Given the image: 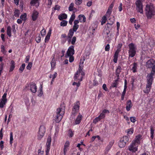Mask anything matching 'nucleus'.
<instances>
[{
	"instance_id": "48",
	"label": "nucleus",
	"mask_w": 155,
	"mask_h": 155,
	"mask_svg": "<svg viewBox=\"0 0 155 155\" xmlns=\"http://www.w3.org/2000/svg\"><path fill=\"white\" fill-rule=\"evenodd\" d=\"M76 41V38L75 36H74L72 37L71 41V44L73 45H74L75 44V42Z\"/></svg>"
},
{
	"instance_id": "6",
	"label": "nucleus",
	"mask_w": 155,
	"mask_h": 155,
	"mask_svg": "<svg viewBox=\"0 0 155 155\" xmlns=\"http://www.w3.org/2000/svg\"><path fill=\"white\" fill-rule=\"evenodd\" d=\"M129 140V137L128 136H124L121 137L118 143L119 147L122 148L124 147Z\"/></svg>"
},
{
	"instance_id": "15",
	"label": "nucleus",
	"mask_w": 155,
	"mask_h": 155,
	"mask_svg": "<svg viewBox=\"0 0 155 155\" xmlns=\"http://www.w3.org/2000/svg\"><path fill=\"white\" fill-rule=\"evenodd\" d=\"M113 7V3L109 5L105 14V15L107 17H109L111 14Z\"/></svg>"
},
{
	"instance_id": "19",
	"label": "nucleus",
	"mask_w": 155,
	"mask_h": 155,
	"mask_svg": "<svg viewBox=\"0 0 155 155\" xmlns=\"http://www.w3.org/2000/svg\"><path fill=\"white\" fill-rule=\"evenodd\" d=\"M142 136L140 134H138L137 135L135 139L132 141L139 145L140 144V141L141 139Z\"/></svg>"
},
{
	"instance_id": "10",
	"label": "nucleus",
	"mask_w": 155,
	"mask_h": 155,
	"mask_svg": "<svg viewBox=\"0 0 155 155\" xmlns=\"http://www.w3.org/2000/svg\"><path fill=\"white\" fill-rule=\"evenodd\" d=\"M74 46L72 45L70 46L68 48L65 57L68 58L70 56L73 55L74 53Z\"/></svg>"
},
{
	"instance_id": "43",
	"label": "nucleus",
	"mask_w": 155,
	"mask_h": 155,
	"mask_svg": "<svg viewBox=\"0 0 155 155\" xmlns=\"http://www.w3.org/2000/svg\"><path fill=\"white\" fill-rule=\"evenodd\" d=\"M74 32H75V31H74L72 28H71L69 30L68 35L73 36L74 35Z\"/></svg>"
},
{
	"instance_id": "56",
	"label": "nucleus",
	"mask_w": 155,
	"mask_h": 155,
	"mask_svg": "<svg viewBox=\"0 0 155 155\" xmlns=\"http://www.w3.org/2000/svg\"><path fill=\"white\" fill-rule=\"evenodd\" d=\"M51 68H53L55 65V61L52 60L51 62Z\"/></svg>"
},
{
	"instance_id": "39",
	"label": "nucleus",
	"mask_w": 155,
	"mask_h": 155,
	"mask_svg": "<svg viewBox=\"0 0 155 155\" xmlns=\"http://www.w3.org/2000/svg\"><path fill=\"white\" fill-rule=\"evenodd\" d=\"M118 80H115L114 82L112 84L111 87H116L118 84Z\"/></svg>"
},
{
	"instance_id": "40",
	"label": "nucleus",
	"mask_w": 155,
	"mask_h": 155,
	"mask_svg": "<svg viewBox=\"0 0 155 155\" xmlns=\"http://www.w3.org/2000/svg\"><path fill=\"white\" fill-rule=\"evenodd\" d=\"M25 64H22L19 68V71H21V72H22L25 68Z\"/></svg>"
},
{
	"instance_id": "62",
	"label": "nucleus",
	"mask_w": 155,
	"mask_h": 155,
	"mask_svg": "<svg viewBox=\"0 0 155 155\" xmlns=\"http://www.w3.org/2000/svg\"><path fill=\"white\" fill-rule=\"evenodd\" d=\"M50 36H49V35H47L45 37V42H47L49 40L50 38Z\"/></svg>"
},
{
	"instance_id": "38",
	"label": "nucleus",
	"mask_w": 155,
	"mask_h": 155,
	"mask_svg": "<svg viewBox=\"0 0 155 155\" xmlns=\"http://www.w3.org/2000/svg\"><path fill=\"white\" fill-rule=\"evenodd\" d=\"M121 70L122 69L121 66H118L115 71L116 73L120 74Z\"/></svg>"
},
{
	"instance_id": "27",
	"label": "nucleus",
	"mask_w": 155,
	"mask_h": 155,
	"mask_svg": "<svg viewBox=\"0 0 155 155\" xmlns=\"http://www.w3.org/2000/svg\"><path fill=\"white\" fill-rule=\"evenodd\" d=\"M11 28L10 26H8L7 29V33L8 35L10 37L12 36L11 34Z\"/></svg>"
},
{
	"instance_id": "3",
	"label": "nucleus",
	"mask_w": 155,
	"mask_h": 155,
	"mask_svg": "<svg viewBox=\"0 0 155 155\" xmlns=\"http://www.w3.org/2000/svg\"><path fill=\"white\" fill-rule=\"evenodd\" d=\"M128 58L134 57L136 54L137 48V46L134 43H131L128 45Z\"/></svg>"
},
{
	"instance_id": "57",
	"label": "nucleus",
	"mask_w": 155,
	"mask_h": 155,
	"mask_svg": "<svg viewBox=\"0 0 155 155\" xmlns=\"http://www.w3.org/2000/svg\"><path fill=\"white\" fill-rule=\"evenodd\" d=\"M80 81H79V82L78 83H77L76 82H74V83H73L72 85H76L78 88L80 86Z\"/></svg>"
},
{
	"instance_id": "21",
	"label": "nucleus",
	"mask_w": 155,
	"mask_h": 155,
	"mask_svg": "<svg viewBox=\"0 0 155 155\" xmlns=\"http://www.w3.org/2000/svg\"><path fill=\"white\" fill-rule=\"evenodd\" d=\"M114 142V140H112L110 142L109 144L107 145L105 149L106 152H108L110 150L113 145Z\"/></svg>"
},
{
	"instance_id": "47",
	"label": "nucleus",
	"mask_w": 155,
	"mask_h": 155,
	"mask_svg": "<svg viewBox=\"0 0 155 155\" xmlns=\"http://www.w3.org/2000/svg\"><path fill=\"white\" fill-rule=\"evenodd\" d=\"M38 0H31L30 4L31 5H34L38 3Z\"/></svg>"
},
{
	"instance_id": "49",
	"label": "nucleus",
	"mask_w": 155,
	"mask_h": 155,
	"mask_svg": "<svg viewBox=\"0 0 155 155\" xmlns=\"http://www.w3.org/2000/svg\"><path fill=\"white\" fill-rule=\"evenodd\" d=\"M82 3V0H75V4L77 5H79Z\"/></svg>"
},
{
	"instance_id": "42",
	"label": "nucleus",
	"mask_w": 155,
	"mask_h": 155,
	"mask_svg": "<svg viewBox=\"0 0 155 155\" xmlns=\"http://www.w3.org/2000/svg\"><path fill=\"white\" fill-rule=\"evenodd\" d=\"M154 133V130L151 127H150V137L152 139L153 138V134Z\"/></svg>"
},
{
	"instance_id": "17",
	"label": "nucleus",
	"mask_w": 155,
	"mask_h": 155,
	"mask_svg": "<svg viewBox=\"0 0 155 155\" xmlns=\"http://www.w3.org/2000/svg\"><path fill=\"white\" fill-rule=\"evenodd\" d=\"M70 144V142L68 140L66 141L64 143L63 151L64 155H66V152L68 150Z\"/></svg>"
},
{
	"instance_id": "36",
	"label": "nucleus",
	"mask_w": 155,
	"mask_h": 155,
	"mask_svg": "<svg viewBox=\"0 0 155 155\" xmlns=\"http://www.w3.org/2000/svg\"><path fill=\"white\" fill-rule=\"evenodd\" d=\"M68 21H66L63 20L60 23V25L61 26L64 27L67 25Z\"/></svg>"
},
{
	"instance_id": "51",
	"label": "nucleus",
	"mask_w": 155,
	"mask_h": 155,
	"mask_svg": "<svg viewBox=\"0 0 155 155\" xmlns=\"http://www.w3.org/2000/svg\"><path fill=\"white\" fill-rule=\"evenodd\" d=\"M101 119L98 116V117H96L95 118V119L94 120V123H96L98 122L99 121H100Z\"/></svg>"
},
{
	"instance_id": "64",
	"label": "nucleus",
	"mask_w": 155,
	"mask_h": 155,
	"mask_svg": "<svg viewBox=\"0 0 155 155\" xmlns=\"http://www.w3.org/2000/svg\"><path fill=\"white\" fill-rule=\"evenodd\" d=\"M41 38L40 36L37 37L36 38V41L37 43H39L40 42Z\"/></svg>"
},
{
	"instance_id": "20",
	"label": "nucleus",
	"mask_w": 155,
	"mask_h": 155,
	"mask_svg": "<svg viewBox=\"0 0 155 155\" xmlns=\"http://www.w3.org/2000/svg\"><path fill=\"white\" fill-rule=\"evenodd\" d=\"M38 14V12L36 11L35 10L33 12L31 16L32 19L33 21H35L37 20Z\"/></svg>"
},
{
	"instance_id": "29",
	"label": "nucleus",
	"mask_w": 155,
	"mask_h": 155,
	"mask_svg": "<svg viewBox=\"0 0 155 155\" xmlns=\"http://www.w3.org/2000/svg\"><path fill=\"white\" fill-rule=\"evenodd\" d=\"M20 11L17 9H16L15 10L14 12V16L16 17H19L20 14Z\"/></svg>"
},
{
	"instance_id": "46",
	"label": "nucleus",
	"mask_w": 155,
	"mask_h": 155,
	"mask_svg": "<svg viewBox=\"0 0 155 155\" xmlns=\"http://www.w3.org/2000/svg\"><path fill=\"white\" fill-rule=\"evenodd\" d=\"M74 6V3L73 2L71 3L68 8V10L69 11H72L73 10V8Z\"/></svg>"
},
{
	"instance_id": "24",
	"label": "nucleus",
	"mask_w": 155,
	"mask_h": 155,
	"mask_svg": "<svg viewBox=\"0 0 155 155\" xmlns=\"http://www.w3.org/2000/svg\"><path fill=\"white\" fill-rule=\"evenodd\" d=\"M79 20L80 22H84L86 21V18L84 15H80L78 16Z\"/></svg>"
},
{
	"instance_id": "53",
	"label": "nucleus",
	"mask_w": 155,
	"mask_h": 155,
	"mask_svg": "<svg viewBox=\"0 0 155 155\" xmlns=\"http://www.w3.org/2000/svg\"><path fill=\"white\" fill-rule=\"evenodd\" d=\"M130 121L133 123H135L136 121V118L135 117H131L130 118Z\"/></svg>"
},
{
	"instance_id": "5",
	"label": "nucleus",
	"mask_w": 155,
	"mask_h": 155,
	"mask_svg": "<svg viewBox=\"0 0 155 155\" xmlns=\"http://www.w3.org/2000/svg\"><path fill=\"white\" fill-rule=\"evenodd\" d=\"M45 132V127L44 125L40 126L37 134V139L41 140L43 137Z\"/></svg>"
},
{
	"instance_id": "60",
	"label": "nucleus",
	"mask_w": 155,
	"mask_h": 155,
	"mask_svg": "<svg viewBox=\"0 0 155 155\" xmlns=\"http://www.w3.org/2000/svg\"><path fill=\"white\" fill-rule=\"evenodd\" d=\"M69 57V61L70 62H73L74 61V57L73 56V55L72 56H70Z\"/></svg>"
},
{
	"instance_id": "4",
	"label": "nucleus",
	"mask_w": 155,
	"mask_h": 155,
	"mask_svg": "<svg viewBox=\"0 0 155 155\" xmlns=\"http://www.w3.org/2000/svg\"><path fill=\"white\" fill-rule=\"evenodd\" d=\"M80 108V103L79 101H77L74 104V106L72 108L71 116L73 117L76 115L79 111Z\"/></svg>"
},
{
	"instance_id": "16",
	"label": "nucleus",
	"mask_w": 155,
	"mask_h": 155,
	"mask_svg": "<svg viewBox=\"0 0 155 155\" xmlns=\"http://www.w3.org/2000/svg\"><path fill=\"white\" fill-rule=\"evenodd\" d=\"M82 117V115H81L80 113H79L75 120L74 123V125H75L79 124L81 121Z\"/></svg>"
},
{
	"instance_id": "31",
	"label": "nucleus",
	"mask_w": 155,
	"mask_h": 155,
	"mask_svg": "<svg viewBox=\"0 0 155 155\" xmlns=\"http://www.w3.org/2000/svg\"><path fill=\"white\" fill-rule=\"evenodd\" d=\"M151 86L147 85L146 89L143 91L144 92L147 94H148L150 91Z\"/></svg>"
},
{
	"instance_id": "11",
	"label": "nucleus",
	"mask_w": 155,
	"mask_h": 155,
	"mask_svg": "<svg viewBox=\"0 0 155 155\" xmlns=\"http://www.w3.org/2000/svg\"><path fill=\"white\" fill-rule=\"evenodd\" d=\"M7 93H5L2 96V98L0 99V108H3L4 105H5L7 102V99L6 98Z\"/></svg>"
},
{
	"instance_id": "18",
	"label": "nucleus",
	"mask_w": 155,
	"mask_h": 155,
	"mask_svg": "<svg viewBox=\"0 0 155 155\" xmlns=\"http://www.w3.org/2000/svg\"><path fill=\"white\" fill-rule=\"evenodd\" d=\"M133 106L131 100H128L126 103V110L127 111L130 110Z\"/></svg>"
},
{
	"instance_id": "45",
	"label": "nucleus",
	"mask_w": 155,
	"mask_h": 155,
	"mask_svg": "<svg viewBox=\"0 0 155 155\" xmlns=\"http://www.w3.org/2000/svg\"><path fill=\"white\" fill-rule=\"evenodd\" d=\"M79 27V25H78L74 24L73 26V28L72 29L73 30V31H74L76 32L78 29Z\"/></svg>"
},
{
	"instance_id": "8",
	"label": "nucleus",
	"mask_w": 155,
	"mask_h": 155,
	"mask_svg": "<svg viewBox=\"0 0 155 155\" xmlns=\"http://www.w3.org/2000/svg\"><path fill=\"white\" fill-rule=\"evenodd\" d=\"M135 4L136 6V10L140 14H143V4L140 0H137Z\"/></svg>"
},
{
	"instance_id": "41",
	"label": "nucleus",
	"mask_w": 155,
	"mask_h": 155,
	"mask_svg": "<svg viewBox=\"0 0 155 155\" xmlns=\"http://www.w3.org/2000/svg\"><path fill=\"white\" fill-rule=\"evenodd\" d=\"M10 143L12 145L13 143V133L12 132H10Z\"/></svg>"
},
{
	"instance_id": "63",
	"label": "nucleus",
	"mask_w": 155,
	"mask_h": 155,
	"mask_svg": "<svg viewBox=\"0 0 155 155\" xmlns=\"http://www.w3.org/2000/svg\"><path fill=\"white\" fill-rule=\"evenodd\" d=\"M99 117L101 119H104L105 118V115H104L102 112L101 113L100 115L99 116Z\"/></svg>"
},
{
	"instance_id": "59",
	"label": "nucleus",
	"mask_w": 155,
	"mask_h": 155,
	"mask_svg": "<svg viewBox=\"0 0 155 155\" xmlns=\"http://www.w3.org/2000/svg\"><path fill=\"white\" fill-rule=\"evenodd\" d=\"M1 51L4 54L5 52V47L3 45H1Z\"/></svg>"
},
{
	"instance_id": "30",
	"label": "nucleus",
	"mask_w": 155,
	"mask_h": 155,
	"mask_svg": "<svg viewBox=\"0 0 155 155\" xmlns=\"http://www.w3.org/2000/svg\"><path fill=\"white\" fill-rule=\"evenodd\" d=\"M153 80V78H151V77H148V78L147 79V85L151 86V85L152 84Z\"/></svg>"
},
{
	"instance_id": "44",
	"label": "nucleus",
	"mask_w": 155,
	"mask_h": 155,
	"mask_svg": "<svg viewBox=\"0 0 155 155\" xmlns=\"http://www.w3.org/2000/svg\"><path fill=\"white\" fill-rule=\"evenodd\" d=\"M83 69V66L82 65V64H80L79 67V68L77 71V72L81 73V72L82 71Z\"/></svg>"
},
{
	"instance_id": "55",
	"label": "nucleus",
	"mask_w": 155,
	"mask_h": 155,
	"mask_svg": "<svg viewBox=\"0 0 155 155\" xmlns=\"http://www.w3.org/2000/svg\"><path fill=\"white\" fill-rule=\"evenodd\" d=\"M102 88L105 91H107L108 90V88L107 87L106 85L105 84H103L102 86Z\"/></svg>"
},
{
	"instance_id": "25",
	"label": "nucleus",
	"mask_w": 155,
	"mask_h": 155,
	"mask_svg": "<svg viewBox=\"0 0 155 155\" xmlns=\"http://www.w3.org/2000/svg\"><path fill=\"white\" fill-rule=\"evenodd\" d=\"M11 66L10 68L9 72L12 71L15 68V62L13 60H12L11 61Z\"/></svg>"
},
{
	"instance_id": "22",
	"label": "nucleus",
	"mask_w": 155,
	"mask_h": 155,
	"mask_svg": "<svg viewBox=\"0 0 155 155\" xmlns=\"http://www.w3.org/2000/svg\"><path fill=\"white\" fill-rule=\"evenodd\" d=\"M67 17V15L65 13H62L60 14L58 16V18L60 20H63V19H66Z\"/></svg>"
},
{
	"instance_id": "1",
	"label": "nucleus",
	"mask_w": 155,
	"mask_h": 155,
	"mask_svg": "<svg viewBox=\"0 0 155 155\" xmlns=\"http://www.w3.org/2000/svg\"><path fill=\"white\" fill-rule=\"evenodd\" d=\"M145 14L148 19H150L155 15V8L152 4H147L145 6Z\"/></svg>"
},
{
	"instance_id": "61",
	"label": "nucleus",
	"mask_w": 155,
	"mask_h": 155,
	"mask_svg": "<svg viewBox=\"0 0 155 155\" xmlns=\"http://www.w3.org/2000/svg\"><path fill=\"white\" fill-rule=\"evenodd\" d=\"M46 33V31L44 29L42 30L41 31V35L44 36Z\"/></svg>"
},
{
	"instance_id": "33",
	"label": "nucleus",
	"mask_w": 155,
	"mask_h": 155,
	"mask_svg": "<svg viewBox=\"0 0 155 155\" xmlns=\"http://www.w3.org/2000/svg\"><path fill=\"white\" fill-rule=\"evenodd\" d=\"M74 131H72L71 129H69L68 131V136L70 137H72L74 136Z\"/></svg>"
},
{
	"instance_id": "12",
	"label": "nucleus",
	"mask_w": 155,
	"mask_h": 155,
	"mask_svg": "<svg viewBox=\"0 0 155 155\" xmlns=\"http://www.w3.org/2000/svg\"><path fill=\"white\" fill-rule=\"evenodd\" d=\"M51 139V137L49 136L47 140V141L46 143V148L45 149L46 154L48 155L50 151Z\"/></svg>"
},
{
	"instance_id": "23",
	"label": "nucleus",
	"mask_w": 155,
	"mask_h": 155,
	"mask_svg": "<svg viewBox=\"0 0 155 155\" xmlns=\"http://www.w3.org/2000/svg\"><path fill=\"white\" fill-rule=\"evenodd\" d=\"M114 18H110L107 21V23L106 24L107 27L109 28V27L108 26V25H112L114 23Z\"/></svg>"
},
{
	"instance_id": "37",
	"label": "nucleus",
	"mask_w": 155,
	"mask_h": 155,
	"mask_svg": "<svg viewBox=\"0 0 155 155\" xmlns=\"http://www.w3.org/2000/svg\"><path fill=\"white\" fill-rule=\"evenodd\" d=\"M27 17V14L26 13H24L23 14H22L20 16V18L22 20L25 21Z\"/></svg>"
},
{
	"instance_id": "14",
	"label": "nucleus",
	"mask_w": 155,
	"mask_h": 155,
	"mask_svg": "<svg viewBox=\"0 0 155 155\" xmlns=\"http://www.w3.org/2000/svg\"><path fill=\"white\" fill-rule=\"evenodd\" d=\"M120 51V49L118 48L115 51L114 56H113V61L114 63H117L118 59V55L119 52Z\"/></svg>"
},
{
	"instance_id": "58",
	"label": "nucleus",
	"mask_w": 155,
	"mask_h": 155,
	"mask_svg": "<svg viewBox=\"0 0 155 155\" xmlns=\"http://www.w3.org/2000/svg\"><path fill=\"white\" fill-rule=\"evenodd\" d=\"M110 45L108 44H107L105 47V50L106 51H109L110 50Z\"/></svg>"
},
{
	"instance_id": "50",
	"label": "nucleus",
	"mask_w": 155,
	"mask_h": 155,
	"mask_svg": "<svg viewBox=\"0 0 155 155\" xmlns=\"http://www.w3.org/2000/svg\"><path fill=\"white\" fill-rule=\"evenodd\" d=\"M32 65V63L30 62L28 63V65L26 67L27 69L30 70L31 69Z\"/></svg>"
},
{
	"instance_id": "54",
	"label": "nucleus",
	"mask_w": 155,
	"mask_h": 155,
	"mask_svg": "<svg viewBox=\"0 0 155 155\" xmlns=\"http://www.w3.org/2000/svg\"><path fill=\"white\" fill-rule=\"evenodd\" d=\"M81 76H80V81H81L82 80V78L83 76L85 75V73L84 72L82 71L81 72Z\"/></svg>"
},
{
	"instance_id": "2",
	"label": "nucleus",
	"mask_w": 155,
	"mask_h": 155,
	"mask_svg": "<svg viewBox=\"0 0 155 155\" xmlns=\"http://www.w3.org/2000/svg\"><path fill=\"white\" fill-rule=\"evenodd\" d=\"M65 110V106L64 104L60 105V107L57 109L56 116L55 122L59 123L62 118Z\"/></svg>"
},
{
	"instance_id": "26",
	"label": "nucleus",
	"mask_w": 155,
	"mask_h": 155,
	"mask_svg": "<svg viewBox=\"0 0 155 155\" xmlns=\"http://www.w3.org/2000/svg\"><path fill=\"white\" fill-rule=\"evenodd\" d=\"M137 63L135 62H134L133 64V67L131 69V70L133 73H135L137 72Z\"/></svg>"
},
{
	"instance_id": "32",
	"label": "nucleus",
	"mask_w": 155,
	"mask_h": 155,
	"mask_svg": "<svg viewBox=\"0 0 155 155\" xmlns=\"http://www.w3.org/2000/svg\"><path fill=\"white\" fill-rule=\"evenodd\" d=\"M134 130L132 128H130L127 130L126 132L127 133V135L132 134L134 133Z\"/></svg>"
},
{
	"instance_id": "7",
	"label": "nucleus",
	"mask_w": 155,
	"mask_h": 155,
	"mask_svg": "<svg viewBox=\"0 0 155 155\" xmlns=\"http://www.w3.org/2000/svg\"><path fill=\"white\" fill-rule=\"evenodd\" d=\"M146 67L149 68H152V71L155 72V60L153 59H150L146 62Z\"/></svg>"
},
{
	"instance_id": "13",
	"label": "nucleus",
	"mask_w": 155,
	"mask_h": 155,
	"mask_svg": "<svg viewBox=\"0 0 155 155\" xmlns=\"http://www.w3.org/2000/svg\"><path fill=\"white\" fill-rule=\"evenodd\" d=\"M30 90L33 93H35L37 91V86L36 84L33 82H32L30 84Z\"/></svg>"
},
{
	"instance_id": "9",
	"label": "nucleus",
	"mask_w": 155,
	"mask_h": 155,
	"mask_svg": "<svg viewBox=\"0 0 155 155\" xmlns=\"http://www.w3.org/2000/svg\"><path fill=\"white\" fill-rule=\"evenodd\" d=\"M139 144L132 141V143L128 146V150L132 152H135L138 150Z\"/></svg>"
},
{
	"instance_id": "34",
	"label": "nucleus",
	"mask_w": 155,
	"mask_h": 155,
	"mask_svg": "<svg viewBox=\"0 0 155 155\" xmlns=\"http://www.w3.org/2000/svg\"><path fill=\"white\" fill-rule=\"evenodd\" d=\"M80 73H78L77 72L75 74V75L74 77V80L75 81H77V80H79L80 81V78H79L80 76Z\"/></svg>"
},
{
	"instance_id": "35",
	"label": "nucleus",
	"mask_w": 155,
	"mask_h": 155,
	"mask_svg": "<svg viewBox=\"0 0 155 155\" xmlns=\"http://www.w3.org/2000/svg\"><path fill=\"white\" fill-rule=\"evenodd\" d=\"M106 15L104 16L102 19V21L101 22V25H103L105 23L107 20V18Z\"/></svg>"
},
{
	"instance_id": "52",
	"label": "nucleus",
	"mask_w": 155,
	"mask_h": 155,
	"mask_svg": "<svg viewBox=\"0 0 155 155\" xmlns=\"http://www.w3.org/2000/svg\"><path fill=\"white\" fill-rule=\"evenodd\" d=\"M4 67V63H2L1 64H0V75H1V74L2 73V71Z\"/></svg>"
},
{
	"instance_id": "28",
	"label": "nucleus",
	"mask_w": 155,
	"mask_h": 155,
	"mask_svg": "<svg viewBox=\"0 0 155 155\" xmlns=\"http://www.w3.org/2000/svg\"><path fill=\"white\" fill-rule=\"evenodd\" d=\"M75 18V15L74 14H73L69 19V23L70 25L72 24V22L74 20Z\"/></svg>"
}]
</instances>
